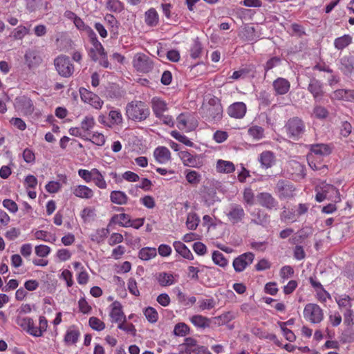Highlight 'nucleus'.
<instances>
[{
    "mask_svg": "<svg viewBox=\"0 0 354 354\" xmlns=\"http://www.w3.org/2000/svg\"><path fill=\"white\" fill-rule=\"evenodd\" d=\"M126 115L129 120L140 122L149 118L150 110L145 102L133 100L126 106Z\"/></svg>",
    "mask_w": 354,
    "mask_h": 354,
    "instance_id": "f257e3e1",
    "label": "nucleus"
},
{
    "mask_svg": "<svg viewBox=\"0 0 354 354\" xmlns=\"http://www.w3.org/2000/svg\"><path fill=\"white\" fill-rule=\"evenodd\" d=\"M285 131L289 138L293 140H299L306 131V126L304 121L298 118H290L284 126Z\"/></svg>",
    "mask_w": 354,
    "mask_h": 354,
    "instance_id": "f03ea898",
    "label": "nucleus"
},
{
    "mask_svg": "<svg viewBox=\"0 0 354 354\" xmlns=\"http://www.w3.org/2000/svg\"><path fill=\"white\" fill-rule=\"evenodd\" d=\"M325 199H331L334 203L341 201L340 194L338 189L330 184H323L316 189L315 201L318 203Z\"/></svg>",
    "mask_w": 354,
    "mask_h": 354,
    "instance_id": "7ed1b4c3",
    "label": "nucleus"
},
{
    "mask_svg": "<svg viewBox=\"0 0 354 354\" xmlns=\"http://www.w3.org/2000/svg\"><path fill=\"white\" fill-rule=\"evenodd\" d=\"M54 65L58 74L64 77H69L74 73V66L69 57L61 55L54 59Z\"/></svg>",
    "mask_w": 354,
    "mask_h": 354,
    "instance_id": "20e7f679",
    "label": "nucleus"
},
{
    "mask_svg": "<svg viewBox=\"0 0 354 354\" xmlns=\"http://www.w3.org/2000/svg\"><path fill=\"white\" fill-rule=\"evenodd\" d=\"M303 313L305 319L312 324H319L324 319V311L316 304H307Z\"/></svg>",
    "mask_w": 354,
    "mask_h": 354,
    "instance_id": "39448f33",
    "label": "nucleus"
},
{
    "mask_svg": "<svg viewBox=\"0 0 354 354\" xmlns=\"http://www.w3.org/2000/svg\"><path fill=\"white\" fill-rule=\"evenodd\" d=\"M132 64L133 67L140 73H148L153 68V60L142 53H138L134 55Z\"/></svg>",
    "mask_w": 354,
    "mask_h": 354,
    "instance_id": "423d86ee",
    "label": "nucleus"
},
{
    "mask_svg": "<svg viewBox=\"0 0 354 354\" xmlns=\"http://www.w3.org/2000/svg\"><path fill=\"white\" fill-rule=\"evenodd\" d=\"M88 38L90 43L92 44V47L88 52L90 58L94 62H97L100 57L106 58V53L102 44L98 40L95 32L89 35Z\"/></svg>",
    "mask_w": 354,
    "mask_h": 354,
    "instance_id": "0eeeda50",
    "label": "nucleus"
},
{
    "mask_svg": "<svg viewBox=\"0 0 354 354\" xmlns=\"http://www.w3.org/2000/svg\"><path fill=\"white\" fill-rule=\"evenodd\" d=\"M81 100L87 104H89L95 109H100L104 104L103 100L95 93L87 90L84 88L80 89Z\"/></svg>",
    "mask_w": 354,
    "mask_h": 354,
    "instance_id": "6e6552de",
    "label": "nucleus"
},
{
    "mask_svg": "<svg viewBox=\"0 0 354 354\" xmlns=\"http://www.w3.org/2000/svg\"><path fill=\"white\" fill-rule=\"evenodd\" d=\"M254 254L248 252L236 257L232 263L233 268L236 272H243L254 261Z\"/></svg>",
    "mask_w": 354,
    "mask_h": 354,
    "instance_id": "1a4fd4ad",
    "label": "nucleus"
},
{
    "mask_svg": "<svg viewBox=\"0 0 354 354\" xmlns=\"http://www.w3.org/2000/svg\"><path fill=\"white\" fill-rule=\"evenodd\" d=\"M226 215L228 221L235 225L243 221L245 213L241 205L232 203L230 205Z\"/></svg>",
    "mask_w": 354,
    "mask_h": 354,
    "instance_id": "9d476101",
    "label": "nucleus"
},
{
    "mask_svg": "<svg viewBox=\"0 0 354 354\" xmlns=\"http://www.w3.org/2000/svg\"><path fill=\"white\" fill-rule=\"evenodd\" d=\"M178 156L186 167L199 169L203 166V162L198 155L192 154L187 151H182L178 153Z\"/></svg>",
    "mask_w": 354,
    "mask_h": 354,
    "instance_id": "9b49d317",
    "label": "nucleus"
},
{
    "mask_svg": "<svg viewBox=\"0 0 354 354\" xmlns=\"http://www.w3.org/2000/svg\"><path fill=\"white\" fill-rule=\"evenodd\" d=\"M295 188L294 185L284 180H280L276 185V192L280 198H289L293 197Z\"/></svg>",
    "mask_w": 354,
    "mask_h": 354,
    "instance_id": "f8f14e48",
    "label": "nucleus"
},
{
    "mask_svg": "<svg viewBox=\"0 0 354 354\" xmlns=\"http://www.w3.org/2000/svg\"><path fill=\"white\" fill-rule=\"evenodd\" d=\"M110 307L109 316L111 322L118 323L119 324L122 322L126 321V316L122 310V306L120 302L115 301L111 304Z\"/></svg>",
    "mask_w": 354,
    "mask_h": 354,
    "instance_id": "ddd939ff",
    "label": "nucleus"
},
{
    "mask_svg": "<svg viewBox=\"0 0 354 354\" xmlns=\"http://www.w3.org/2000/svg\"><path fill=\"white\" fill-rule=\"evenodd\" d=\"M257 200L260 205L268 209H277L278 206V202L268 192L259 193L257 195Z\"/></svg>",
    "mask_w": 354,
    "mask_h": 354,
    "instance_id": "4468645a",
    "label": "nucleus"
},
{
    "mask_svg": "<svg viewBox=\"0 0 354 354\" xmlns=\"http://www.w3.org/2000/svg\"><path fill=\"white\" fill-rule=\"evenodd\" d=\"M275 95H283L288 93L290 88V82L283 77H277L272 82Z\"/></svg>",
    "mask_w": 354,
    "mask_h": 354,
    "instance_id": "2eb2a0df",
    "label": "nucleus"
},
{
    "mask_svg": "<svg viewBox=\"0 0 354 354\" xmlns=\"http://www.w3.org/2000/svg\"><path fill=\"white\" fill-rule=\"evenodd\" d=\"M258 160L261 167L263 169H269L273 167L276 163V156L271 151H263L259 156Z\"/></svg>",
    "mask_w": 354,
    "mask_h": 354,
    "instance_id": "dca6fc26",
    "label": "nucleus"
},
{
    "mask_svg": "<svg viewBox=\"0 0 354 354\" xmlns=\"http://www.w3.org/2000/svg\"><path fill=\"white\" fill-rule=\"evenodd\" d=\"M246 105L241 102H234L227 109V113L231 118H243L246 113Z\"/></svg>",
    "mask_w": 354,
    "mask_h": 354,
    "instance_id": "f3484780",
    "label": "nucleus"
},
{
    "mask_svg": "<svg viewBox=\"0 0 354 354\" xmlns=\"http://www.w3.org/2000/svg\"><path fill=\"white\" fill-rule=\"evenodd\" d=\"M308 91L315 100L322 98L324 95L323 84L315 78H312L308 86Z\"/></svg>",
    "mask_w": 354,
    "mask_h": 354,
    "instance_id": "a211bd4d",
    "label": "nucleus"
},
{
    "mask_svg": "<svg viewBox=\"0 0 354 354\" xmlns=\"http://www.w3.org/2000/svg\"><path fill=\"white\" fill-rule=\"evenodd\" d=\"M153 156L160 164H166L171 160L170 151L164 146H159L153 151Z\"/></svg>",
    "mask_w": 354,
    "mask_h": 354,
    "instance_id": "6ab92c4d",
    "label": "nucleus"
},
{
    "mask_svg": "<svg viewBox=\"0 0 354 354\" xmlns=\"http://www.w3.org/2000/svg\"><path fill=\"white\" fill-rule=\"evenodd\" d=\"M72 193L78 198L91 199L94 196V192L86 185H79L72 188Z\"/></svg>",
    "mask_w": 354,
    "mask_h": 354,
    "instance_id": "aec40b11",
    "label": "nucleus"
},
{
    "mask_svg": "<svg viewBox=\"0 0 354 354\" xmlns=\"http://www.w3.org/2000/svg\"><path fill=\"white\" fill-rule=\"evenodd\" d=\"M151 109L153 114L157 118L161 116L165 111H167V104L165 101L160 97H154L151 99Z\"/></svg>",
    "mask_w": 354,
    "mask_h": 354,
    "instance_id": "412c9836",
    "label": "nucleus"
},
{
    "mask_svg": "<svg viewBox=\"0 0 354 354\" xmlns=\"http://www.w3.org/2000/svg\"><path fill=\"white\" fill-rule=\"evenodd\" d=\"M190 322L198 329L205 330L210 327L211 320L209 318L201 315H195L189 317Z\"/></svg>",
    "mask_w": 354,
    "mask_h": 354,
    "instance_id": "4be33fe9",
    "label": "nucleus"
},
{
    "mask_svg": "<svg viewBox=\"0 0 354 354\" xmlns=\"http://www.w3.org/2000/svg\"><path fill=\"white\" fill-rule=\"evenodd\" d=\"M310 153L308 155H312L315 157L328 156L331 153V148L329 145L326 144H315L310 145Z\"/></svg>",
    "mask_w": 354,
    "mask_h": 354,
    "instance_id": "5701e85b",
    "label": "nucleus"
},
{
    "mask_svg": "<svg viewBox=\"0 0 354 354\" xmlns=\"http://www.w3.org/2000/svg\"><path fill=\"white\" fill-rule=\"evenodd\" d=\"M145 22L149 27H156L158 25L159 15L155 8H151L145 12Z\"/></svg>",
    "mask_w": 354,
    "mask_h": 354,
    "instance_id": "b1692460",
    "label": "nucleus"
},
{
    "mask_svg": "<svg viewBox=\"0 0 354 354\" xmlns=\"http://www.w3.org/2000/svg\"><path fill=\"white\" fill-rule=\"evenodd\" d=\"M251 214L253 216L251 223L265 225L269 222V216L268 214L260 209H255Z\"/></svg>",
    "mask_w": 354,
    "mask_h": 354,
    "instance_id": "393cba45",
    "label": "nucleus"
},
{
    "mask_svg": "<svg viewBox=\"0 0 354 354\" xmlns=\"http://www.w3.org/2000/svg\"><path fill=\"white\" fill-rule=\"evenodd\" d=\"M223 108L221 104L217 103L210 105L207 109V116L214 121L220 120L222 118Z\"/></svg>",
    "mask_w": 354,
    "mask_h": 354,
    "instance_id": "a878e982",
    "label": "nucleus"
},
{
    "mask_svg": "<svg viewBox=\"0 0 354 354\" xmlns=\"http://www.w3.org/2000/svg\"><path fill=\"white\" fill-rule=\"evenodd\" d=\"M173 246L176 252L183 258L189 260L194 259V256L189 249L181 241H174Z\"/></svg>",
    "mask_w": 354,
    "mask_h": 354,
    "instance_id": "bb28decb",
    "label": "nucleus"
},
{
    "mask_svg": "<svg viewBox=\"0 0 354 354\" xmlns=\"http://www.w3.org/2000/svg\"><path fill=\"white\" fill-rule=\"evenodd\" d=\"M335 300L338 305V308L341 310H347L348 309H351L352 303L351 298L350 296L344 294L335 297Z\"/></svg>",
    "mask_w": 354,
    "mask_h": 354,
    "instance_id": "cd10ccee",
    "label": "nucleus"
},
{
    "mask_svg": "<svg viewBox=\"0 0 354 354\" xmlns=\"http://www.w3.org/2000/svg\"><path fill=\"white\" fill-rule=\"evenodd\" d=\"M339 69L344 75H351L354 71L353 59L349 57H343L340 59Z\"/></svg>",
    "mask_w": 354,
    "mask_h": 354,
    "instance_id": "c85d7f7f",
    "label": "nucleus"
},
{
    "mask_svg": "<svg viewBox=\"0 0 354 354\" xmlns=\"http://www.w3.org/2000/svg\"><path fill=\"white\" fill-rule=\"evenodd\" d=\"M216 170L219 173L230 174L234 171L235 166L231 161L218 160L216 162Z\"/></svg>",
    "mask_w": 354,
    "mask_h": 354,
    "instance_id": "c756f323",
    "label": "nucleus"
},
{
    "mask_svg": "<svg viewBox=\"0 0 354 354\" xmlns=\"http://www.w3.org/2000/svg\"><path fill=\"white\" fill-rule=\"evenodd\" d=\"M111 201L117 205H122L127 203L128 196L122 191H112L110 194Z\"/></svg>",
    "mask_w": 354,
    "mask_h": 354,
    "instance_id": "7c9ffc66",
    "label": "nucleus"
},
{
    "mask_svg": "<svg viewBox=\"0 0 354 354\" xmlns=\"http://www.w3.org/2000/svg\"><path fill=\"white\" fill-rule=\"evenodd\" d=\"M157 256V250L156 248L145 247L138 252V257L142 261H149Z\"/></svg>",
    "mask_w": 354,
    "mask_h": 354,
    "instance_id": "2f4dec72",
    "label": "nucleus"
},
{
    "mask_svg": "<svg viewBox=\"0 0 354 354\" xmlns=\"http://www.w3.org/2000/svg\"><path fill=\"white\" fill-rule=\"evenodd\" d=\"M95 125V121L93 116L91 115H86L80 123V127L87 136L90 135L91 130Z\"/></svg>",
    "mask_w": 354,
    "mask_h": 354,
    "instance_id": "473e14b6",
    "label": "nucleus"
},
{
    "mask_svg": "<svg viewBox=\"0 0 354 354\" xmlns=\"http://www.w3.org/2000/svg\"><path fill=\"white\" fill-rule=\"evenodd\" d=\"M156 279L158 283L163 287L171 286L175 283L174 275L165 272L158 273Z\"/></svg>",
    "mask_w": 354,
    "mask_h": 354,
    "instance_id": "72a5a7b5",
    "label": "nucleus"
},
{
    "mask_svg": "<svg viewBox=\"0 0 354 354\" xmlns=\"http://www.w3.org/2000/svg\"><path fill=\"white\" fill-rule=\"evenodd\" d=\"M17 323L28 334L32 336V331L34 330V321L30 317H18Z\"/></svg>",
    "mask_w": 354,
    "mask_h": 354,
    "instance_id": "f704fd0d",
    "label": "nucleus"
},
{
    "mask_svg": "<svg viewBox=\"0 0 354 354\" xmlns=\"http://www.w3.org/2000/svg\"><path fill=\"white\" fill-rule=\"evenodd\" d=\"M18 103L24 113L31 114L34 112L33 102L29 97L23 96L19 100Z\"/></svg>",
    "mask_w": 354,
    "mask_h": 354,
    "instance_id": "c9c22d12",
    "label": "nucleus"
},
{
    "mask_svg": "<svg viewBox=\"0 0 354 354\" xmlns=\"http://www.w3.org/2000/svg\"><path fill=\"white\" fill-rule=\"evenodd\" d=\"M48 328V321L44 316H39V326L37 327L34 325V330L32 331V336L39 337L43 335V333L46 331Z\"/></svg>",
    "mask_w": 354,
    "mask_h": 354,
    "instance_id": "e433bc0d",
    "label": "nucleus"
},
{
    "mask_svg": "<svg viewBox=\"0 0 354 354\" xmlns=\"http://www.w3.org/2000/svg\"><path fill=\"white\" fill-rule=\"evenodd\" d=\"M34 236L35 239L38 241H43L50 243H54L57 238L55 235L51 234L45 230H37L34 232Z\"/></svg>",
    "mask_w": 354,
    "mask_h": 354,
    "instance_id": "4c0bfd02",
    "label": "nucleus"
},
{
    "mask_svg": "<svg viewBox=\"0 0 354 354\" xmlns=\"http://www.w3.org/2000/svg\"><path fill=\"white\" fill-rule=\"evenodd\" d=\"M80 335V331L75 327H71L66 331L64 336V341L67 344H75Z\"/></svg>",
    "mask_w": 354,
    "mask_h": 354,
    "instance_id": "58836bf2",
    "label": "nucleus"
},
{
    "mask_svg": "<svg viewBox=\"0 0 354 354\" xmlns=\"http://www.w3.org/2000/svg\"><path fill=\"white\" fill-rule=\"evenodd\" d=\"M352 42V37L349 35H344L337 37L334 41V46L337 50H343Z\"/></svg>",
    "mask_w": 354,
    "mask_h": 354,
    "instance_id": "ea45409f",
    "label": "nucleus"
},
{
    "mask_svg": "<svg viewBox=\"0 0 354 354\" xmlns=\"http://www.w3.org/2000/svg\"><path fill=\"white\" fill-rule=\"evenodd\" d=\"M92 180L94 182L95 186H97L98 188L104 189L107 187V183L104 179V176L102 175V174L95 168Z\"/></svg>",
    "mask_w": 354,
    "mask_h": 354,
    "instance_id": "a19ab883",
    "label": "nucleus"
},
{
    "mask_svg": "<svg viewBox=\"0 0 354 354\" xmlns=\"http://www.w3.org/2000/svg\"><path fill=\"white\" fill-rule=\"evenodd\" d=\"M104 20L109 26L111 33L117 35L119 27V22L117 19L113 15L107 14L104 17Z\"/></svg>",
    "mask_w": 354,
    "mask_h": 354,
    "instance_id": "79ce46f5",
    "label": "nucleus"
},
{
    "mask_svg": "<svg viewBox=\"0 0 354 354\" xmlns=\"http://www.w3.org/2000/svg\"><path fill=\"white\" fill-rule=\"evenodd\" d=\"M200 223L199 216L195 212H189L187 216L186 226L189 230H194Z\"/></svg>",
    "mask_w": 354,
    "mask_h": 354,
    "instance_id": "37998d69",
    "label": "nucleus"
},
{
    "mask_svg": "<svg viewBox=\"0 0 354 354\" xmlns=\"http://www.w3.org/2000/svg\"><path fill=\"white\" fill-rule=\"evenodd\" d=\"M29 29L27 27L20 25L12 31L10 37L15 40H21L26 35L29 34Z\"/></svg>",
    "mask_w": 354,
    "mask_h": 354,
    "instance_id": "c03bdc74",
    "label": "nucleus"
},
{
    "mask_svg": "<svg viewBox=\"0 0 354 354\" xmlns=\"http://www.w3.org/2000/svg\"><path fill=\"white\" fill-rule=\"evenodd\" d=\"M112 220L119 224L120 226L128 227L131 225V216L124 213L115 214L113 216Z\"/></svg>",
    "mask_w": 354,
    "mask_h": 354,
    "instance_id": "a18cd8bd",
    "label": "nucleus"
},
{
    "mask_svg": "<svg viewBox=\"0 0 354 354\" xmlns=\"http://www.w3.org/2000/svg\"><path fill=\"white\" fill-rule=\"evenodd\" d=\"M106 8L111 12L120 13L124 10V5L120 0H107Z\"/></svg>",
    "mask_w": 354,
    "mask_h": 354,
    "instance_id": "49530a36",
    "label": "nucleus"
},
{
    "mask_svg": "<svg viewBox=\"0 0 354 354\" xmlns=\"http://www.w3.org/2000/svg\"><path fill=\"white\" fill-rule=\"evenodd\" d=\"M109 231L106 228H100L91 234V239L93 241L100 243L103 242L107 237Z\"/></svg>",
    "mask_w": 354,
    "mask_h": 354,
    "instance_id": "de8ad7c7",
    "label": "nucleus"
},
{
    "mask_svg": "<svg viewBox=\"0 0 354 354\" xmlns=\"http://www.w3.org/2000/svg\"><path fill=\"white\" fill-rule=\"evenodd\" d=\"M143 314L147 320L151 324H155L158 320V313L157 310L151 306H148L143 310Z\"/></svg>",
    "mask_w": 354,
    "mask_h": 354,
    "instance_id": "09e8293b",
    "label": "nucleus"
},
{
    "mask_svg": "<svg viewBox=\"0 0 354 354\" xmlns=\"http://www.w3.org/2000/svg\"><path fill=\"white\" fill-rule=\"evenodd\" d=\"M203 50V46L198 38L194 39L190 50V57L192 59H197L201 57Z\"/></svg>",
    "mask_w": 354,
    "mask_h": 354,
    "instance_id": "8fccbe9b",
    "label": "nucleus"
},
{
    "mask_svg": "<svg viewBox=\"0 0 354 354\" xmlns=\"http://www.w3.org/2000/svg\"><path fill=\"white\" fill-rule=\"evenodd\" d=\"M282 64V59L280 57L273 56L270 57L263 65L266 73L276 67L279 66Z\"/></svg>",
    "mask_w": 354,
    "mask_h": 354,
    "instance_id": "3c124183",
    "label": "nucleus"
},
{
    "mask_svg": "<svg viewBox=\"0 0 354 354\" xmlns=\"http://www.w3.org/2000/svg\"><path fill=\"white\" fill-rule=\"evenodd\" d=\"M212 259L214 264L221 268H225L228 265L227 259L225 257L223 254L219 251H214L212 252Z\"/></svg>",
    "mask_w": 354,
    "mask_h": 354,
    "instance_id": "603ef678",
    "label": "nucleus"
},
{
    "mask_svg": "<svg viewBox=\"0 0 354 354\" xmlns=\"http://www.w3.org/2000/svg\"><path fill=\"white\" fill-rule=\"evenodd\" d=\"M185 178L191 185H196L201 180V175L195 170H186Z\"/></svg>",
    "mask_w": 354,
    "mask_h": 354,
    "instance_id": "864d4df0",
    "label": "nucleus"
},
{
    "mask_svg": "<svg viewBox=\"0 0 354 354\" xmlns=\"http://www.w3.org/2000/svg\"><path fill=\"white\" fill-rule=\"evenodd\" d=\"M349 91L350 89H337L331 94L330 98L333 100H344L349 102Z\"/></svg>",
    "mask_w": 354,
    "mask_h": 354,
    "instance_id": "5fc2aeb1",
    "label": "nucleus"
},
{
    "mask_svg": "<svg viewBox=\"0 0 354 354\" xmlns=\"http://www.w3.org/2000/svg\"><path fill=\"white\" fill-rule=\"evenodd\" d=\"M248 134L254 140H259L264 137V129L261 127L254 125L248 130Z\"/></svg>",
    "mask_w": 354,
    "mask_h": 354,
    "instance_id": "6e6d98bb",
    "label": "nucleus"
},
{
    "mask_svg": "<svg viewBox=\"0 0 354 354\" xmlns=\"http://www.w3.org/2000/svg\"><path fill=\"white\" fill-rule=\"evenodd\" d=\"M197 341L193 337H186L184 343L179 345V348L183 351H188L189 354L193 352L194 348L198 347Z\"/></svg>",
    "mask_w": 354,
    "mask_h": 354,
    "instance_id": "4d7b16f0",
    "label": "nucleus"
},
{
    "mask_svg": "<svg viewBox=\"0 0 354 354\" xmlns=\"http://www.w3.org/2000/svg\"><path fill=\"white\" fill-rule=\"evenodd\" d=\"M109 118L112 125L120 124L123 121L122 113L118 109H113L110 111L109 113Z\"/></svg>",
    "mask_w": 354,
    "mask_h": 354,
    "instance_id": "13d9d810",
    "label": "nucleus"
},
{
    "mask_svg": "<svg viewBox=\"0 0 354 354\" xmlns=\"http://www.w3.org/2000/svg\"><path fill=\"white\" fill-rule=\"evenodd\" d=\"M73 23L80 31L85 32L88 37L95 32L94 30L90 26L86 25L80 17H77Z\"/></svg>",
    "mask_w": 354,
    "mask_h": 354,
    "instance_id": "bf43d9fd",
    "label": "nucleus"
},
{
    "mask_svg": "<svg viewBox=\"0 0 354 354\" xmlns=\"http://www.w3.org/2000/svg\"><path fill=\"white\" fill-rule=\"evenodd\" d=\"M189 333V327L185 323L180 322L175 325L174 333L176 336L184 337Z\"/></svg>",
    "mask_w": 354,
    "mask_h": 354,
    "instance_id": "052dcab7",
    "label": "nucleus"
},
{
    "mask_svg": "<svg viewBox=\"0 0 354 354\" xmlns=\"http://www.w3.org/2000/svg\"><path fill=\"white\" fill-rule=\"evenodd\" d=\"M89 326L96 331H101L105 328V324L99 318L91 317L88 320Z\"/></svg>",
    "mask_w": 354,
    "mask_h": 354,
    "instance_id": "680f3d73",
    "label": "nucleus"
},
{
    "mask_svg": "<svg viewBox=\"0 0 354 354\" xmlns=\"http://www.w3.org/2000/svg\"><path fill=\"white\" fill-rule=\"evenodd\" d=\"M80 216L84 222L89 221L96 216L95 209L91 207H85L82 210Z\"/></svg>",
    "mask_w": 354,
    "mask_h": 354,
    "instance_id": "e2e57ef3",
    "label": "nucleus"
},
{
    "mask_svg": "<svg viewBox=\"0 0 354 354\" xmlns=\"http://www.w3.org/2000/svg\"><path fill=\"white\" fill-rule=\"evenodd\" d=\"M118 328L126 332L127 333L131 334L133 336L136 335V329L135 326L132 323H127V320L120 323L118 326Z\"/></svg>",
    "mask_w": 354,
    "mask_h": 354,
    "instance_id": "0e129e2a",
    "label": "nucleus"
},
{
    "mask_svg": "<svg viewBox=\"0 0 354 354\" xmlns=\"http://www.w3.org/2000/svg\"><path fill=\"white\" fill-rule=\"evenodd\" d=\"M215 301L213 298L203 299L198 301V307L201 310H210L214 308Z\"/></svg>",
    "mask_w": 354,
    "mask_h": 354,
    "instance_id": "69168bd1",
    "label": "nucleus"
},
{
    "mask_svg": "<svg viewBox=\"0 0 354 354\" xmlns=\"http://www.w3.org/2000/svg\"><path fill=\"white\" fill-rule=\"evenodd\" d=\"M243 202L248 205H252L254 203V194L251 188H245L243 193Z\"/></svg>",
    "mask_w": 354,
    "mask_h": 354,
    "instance_id": "338daca9",
    "label": "nucleus"
},
{
    "mask_svg": "<svg viewBox=\"0 0 354 354\" xmlns=\"http://www.w3.org/2000/svg\"><path fill=\"white\" fill-rule=\"evenodd\" d=\"M51 252V249L46 245H39L35 246V254L41 258L47 257Z\"/></svg>",
    "mask_w": 354,
    "mask_h": 354,
    "instance_id": "774afa93",
    "label": "nucleus"
}]
</instances>
